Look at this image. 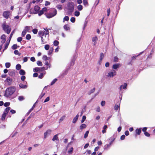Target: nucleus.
I'll return each mask as SVG.
<instances>
[{
	"instance_id": "c03bdc74",
	"label": "nucleus",
	"mask_w": 155,
	"mask_h": 155,
	"mask_svg": "<svg viewBox=\"0 0 155 155\" xmlns=\"http://www.w3.org/2000/svg\"><path fill=\"white\" fill-rule=\"evenodd\" d=\"M70 21L71 22L74 23L75 21V18L74 17H72L71 18Z\"/></svg>"
},
{
	"instance_id": "69168bd1",
	"label": "nucleus",
	"mask_w": 155,
	"mask_h": 155,
	"mask_svg": "<svg viewBox=\"0 0 155 155\" xmlns=\"http://www.w3.org/2000/svg\"><path fill=\"white\" fill-rule=\"evenodd\" d=\"M49 100H50L49 97H48L46 98V99L44 101V102L45 103V102H47L48 101H49Z\"/></svg>"
},
{
	"instance_id": "338daca9",
	"label": "nucleus",
	"mask_w": 155,
	"mask_h": 155,
	"mask_svg": "<svg viewBox=\"0 0 155 155\" xmlns=\"http://www.w3.org/2000/svg\"><path fill=\"white\" fill-rule=\"evenodd\" d=\"M17 134V132H15L14 133L12 134L11 135V136L12 137H14Z\"/></svg>"
},
{
	"instance_id": "6e6552de",
	"label": "nucleus",
	"mask_w": 155,
	"mask_h": 155,
	"mask_svg": "<svg viewBox=\"0 0 155 155\" xmlns=\"http://www.w3.org/2000/svg\"><path fill=\"white\" fill-rule=\"evenodd\" d=\"M127 84L126 83H124L123 84L120 85L119 87L120 90L121 91L122 89H125L127 88Z\"/></svg>"
},
{
	"instance_id": "8fccbe9b",
	"label": "nucleus",
	"mask_w": 155,
	"mask_h": 155,
	"mask_svg": "<svg viewBox=\"0 0 155 155\" xmlns=\"http://www.w3.org/2000/svg\"><path fill=\"white\" fill-rule=\"evenodd\" d=\"M17 45L16 44L14 45L12 47V49H15L17 48Z\"/></svg>"
},
{
	"instance_id": "423d86ee",
	"label": "nucleus",
	"mask_w": 155,
	"mask_h": 155,
	"mask_svg": "<svg viewBox=\"0 0 155 155\" xmlns=\"http://www.w3.org/2000/svg\"><path fill=\"white\" fill-rule=\"evenodd\" d=\"M68 9L69 12H73L74 9V4L72 3H69L68 5Z\"/></svg>"
},
{
	"instance_id": "cd10ccee",
	"label": "nucleus",
	"mask_w": 155,
	"mask_h": 155,
	"mask_svg": "<svg viewBox=\"0 0 155 155\" xmlns=\"http://www.w3.org/2000/svg\"><path fill=\"white\" fill-rule=\"evenodd\" d=\"M73 150V148L71 147L68 150V152L69 154H72V151Z\"/></svg>"
},
{
	"instance_id": "9b49d317",
	"label": "nucleus",
	"mask_w": 155,
	"mask_h": 155,
	"mask_svg": "<svg viewBox=\"0 0 155 155\" xmlns=\"http://www.w3.org/2000/svg\"><path fill=\"white\" fill-rule=\"evenodd\" d=\"M120 64H114L112 67V68L114 70H117L118 68L120 67Z\"/></svg>"
},
{
	"instance_id": "a19ab883",
	"label": "nucleus",
	"mask_w": 155,
	"mask_h": 155,
	"mask_svg": "<svg viewBox=\"0 0 155 155\" xmlns=\"http://www.w3.org/2000/svg\"><path fill=\"white\" fill-rule=\"evenodd\" d=\"M49 47L50 46L48 45H45V48L46 50H48L49 49Z\"/></svg>"
},
{
	"instance_id": "3c124183",
	"label": "nucleus",
	"mask_w": 155,
	"mask_h": 155,
	"mask_svg": "<svg viewBox=\"0 0 155 155\" xmlns=\"http://www.w3.org/2000/svg\"><path fill=\"white\" fill-rule=\"evenodd\" d=\"M86 118V116H83L82 117V118L81 120V122L82 123H83L84 122V120H85Z\"/></svg>"
},
{
	"instance_id": "6ab92c4d",
	"label": "nucleus",
	"mask_w": 155,
	"mask_h": 155,
	"mask_svg": "<svg viewBox=\"0 0 155 155\" xmlns=\"http://www.w3.org/2000/svg\"><path fill=\"white\" fill-rule=\"evenodd\" d=\"M87 127V125L85 124H81L80 126V128L81 130H83L85 128H86Z\"/></svg>"
},
{
	"instance_id": "4468645a",
	"label": "nucleus",
	"mask_w": 155,
	"mask_h": 155,
	"mask_svg": "<svg viewBox=\"0 0 155 155\" xmlns=\"http://www.w3.org/2000/svg\"><path fill=\"white\" fill-rule=\"evenodd\" d=\"M32 29V27L31 26H27L25 27V29L28 31V32H29Z\"/></svg>"
},
{
	"instance_id": "39448f33",
	"label": "nucleus",
	"mask_w": 155,
	"mask_h": 155,
	"mask_svg": "<svg viewBox=\"0 0 155 155\" xmlns=\"http://www.w3.org/2000/svg\"><path fill=\"white\" fill-rule=\"evenodd\" d=\"M3 30L7 33L9 34L11 30V28L9 26L6 24V23H4L2 25Z\"/></svg>"
},
{
	"instance_id": "0e129e2a",
	"label": "nucleus",
	"mask_w": 155,
	"mask_h": 155,
	"mask_svg": "<svg viewBox=\"0 0 155 155\" xmlns=\"http://www.w3.org/2000/svg\"><path fill=\"white\" fill-rule=\"evenodd\" d=\"M144 134L147 137H149L150 136V134L147 132H144Z\"/></svg>"
},
{
	"instance_id": "4d7b16f0",
	"label": "nucleus",
	"mask_w": 155,
	"mask_h": 155,
	"mask_svg": "<svg viewBox=\"0 0 155 155\" xmlns=\"http://www.w3.org/2000/svg\"><path fill=\"white\" fill-rule=\"evenodd\" d=\"M95 90V88H93V89L91 90L89 92V94H91L93 93Z\"/></svg>"
},
{
	"instance_id": "393cba45",
	"label": "nucleus",
	"mask_w": 155,
	"mask_h": 155,
	"mask_svg": "<svg viewBox=\"0 0 155 155\" xmlns=\"http://www.w3.org/2000/svg\"><path fill=\"white\" fill-rule=\"evenodd\" d=\"M19 74L21 75H24L25 74V72L24 70L21 69L20 71Z\"/></svg>"
},
{
	"instance_id": "ddd939ff",
	"label": "nucleus",
	"mask_w": 155,
	"mask_h": 155,
	"mask_svg": "<svg viewBox=\"0 0 155 155\" xmlns=\"http://www.w3.org/2000/svg\"><path fill=\"white\" fill-rule=\"evenodd\" d=\"M97 38L96 36L93 37L92 38V41L94 42V45H96L97 41Z\"/></svg>"
},
{
	"instance_id": "f8f14e48",
	"label": "nucleus",
	"mask_w": 155,
	"mask_h": 155,
	"mask_svg": "<svg viewBox=\"0 0 155 155\" xmlns=\"http://www.w3.org/2000/svg\"><path fill=\"white\" fill-rule=\"evenodd\" d=\"M51 132V130H48L45 132L44 134V137L45 138H46L47 136L50 134Z\"/></svg>"
},
{
	"instance_id": "c85d7f7f",
	"label": "nucleus",
	"mask_w": 155,
	"mask_h": 155,
	"mask_svg": "<svg viewBox=\"0 0 155 155\" xmlns=\"http://www.w3.org/2000/svg\"><path fill=\"white\" fill-rule=\"evenodd\" d=\"M57 79L56 78L54 79L51 82L50 85H53L57 81Z\"/></svg>"
},
{
	"instance_id": "864d4df0",
	"label": "nucleus",
	"mask_w": 155,
	"mask_h": 155,
	"mask_svg": "<svg viewBox=\"0 0 155 155\" xmlns=\"http://www.w3.org/2000/svg\"><path fill=\"white\" fill-rule=\"evenodd\" d=\"M44 74L43 73H41L38 76V78L40 79L43 78Z\"/></svg>"
},
{
	"instance_id": "774afa93",
	"label": "nucleus",
	"mask_w": 155,
	"mask_h": 155,
	"mask_svg": "<svg viewBox=\"0 0 155 155\" xmlns=\"http://www.w3.org/2000/svg\"><path fill=\"white\" fill-rule=\"evenodd\" d=\"M28 58L27 57H25L23 58V62H26L27 61H28Z\"/></svg>"
},
{
	"instance_id": "de8ad7c7",
	"label": "nucleus",
	"mask_w": 155,
	"mask_h": 155,
	"mask_svg": "<svg viewBox=\"0 0 155 155\" xmlns=\"http://www.w3.org/2000/svg\"><path fill=\"white\" fill-rule=\"evenodd\" d=\"M14 31H13L11 33V34L10 36V37L9 38V42H10L11 39V38H12V35H13V34H14Z\"/></svg>"
},
{
	"instance_id": "0eeeda50",
	"label": "nucleus",
	"mask_w": 155,
	"mask_h": 155,
	"mask_svg": "<svg viewBox=\"0 0 155 155\" xmlns=\"http://www.w3.org/2000/svg\"><path fill=\"white\" fill-rule=\"evenodd\" d=\"M11 12L9 11H5L3 13V16L5 18L7 19L11 15Z\"/></svg>"
},
{
	"instance_id": "37998d69",
	"label": "nucleus",
	"mask_w": 155,
	"mask_h": 155,
	"mask_svg": "<svg viewBox=\"0 0 155 155\" xmlns=\"http://www.w3.org/2000/svg\"><path fill=\"white\" fill-rule=\"evenodd\" d=\"M26 39L30 40L31 38V36L30 34H28L26 35Z\"/></svg>"
},
{
	"instance_id": "c756f323",
	"label": "nucleus",
	"mask_w": 155,
	"mask_h": 155,
	"mask_svg": "<svg viewBox=\"0 0 155 155\" xmlns=\"http://www.w3.org/2000/svg\"><path fill=\"white\" fill-rule=\"evenodd\" d=\"M21 66L20 64H18L16 66V68L17 70H19L21 68Z\"/></svg>"
},
{
	"instance_id": "e2e57ef3",
	"label": "nucleus",
	"mask_w": 155,
	"mask_h": 155,
	"mask_svg": "<svg viewBox=\"0 0 155 155\" xmlns=\"http://www.w3.org/2000/svg\"><path fill=\"white\" fill-rule=\"evenodd\" d=\"M105 104V102L104 101H102L101 103V105L102 106H104Z\"/></svg>"
},
{
	"instance_id": "9d476101",
	"label": "nucleus",
	"mask_w": 155,
	"mask_h": 155,
	"mask_svg": "<svg viewBox=\"0 0 155 155\" xmlns=\"http://www.w3.org/2000/svg\"><path fill=\"white\" fill-rule=\"evenodd\" d=\"M40 9V7L38 5L35 6L34 8V11L33 12L34 14H36L38 13Z\"/></svg>"
},
{
	"instance_id": "6e6d98bb",
	"label": "nucleus",
	"mask_w": 155,
	"mask_h": 155,
	"mask_svg": "<svg viewBox=\"0 0 155 155\" xmlns=\"http://www.w3.org/2000/svg\"><path fill=\"white\" fill-rule=\"evenodd\" d=\"M110 12V8H109L107 10V16H109Z\"/></svg>"
},
{
	"instance_id": "f704fd0d",
	"label": "nucleus",
	"mask_w": 155,
	"mask_h": 155,
	"mask_svg": "<svg viewBox=\"0 0 155 155\" xmlns=\"http://www.w3.org/2000/svg\"><path fill=\"white\" fill-rule=\"evenodd\" d=\"M77 8L79 10L81 11L83 8L82 6L81 5H79L78 6Z\"/></svg>"
},
{
	"instance_id": "473e14b6",
	"label": "nucleus",
	"mask_w": 155,
	"mask_h": 155,
	"mask_svg": "<svg viewBox=\"0 0 155 155\" xmlns=\"http://www.w3.org/2000/svg\"><path fill=\"white\" fill-rule=\"evenodd\" d=\"M42 59L45 60H48L49 59V58L47 57L46 55H44Z\"/></svg>"
},
{
	"instance_id": "f3484780",
	"label": "nucleus",
	"mask_w": 155,
	"mask_h": 155,
	"mask_svg": "<svg viewBox=\"0 0 155 155\" xmlns=\"http://www.w3.org/2000/svg\"><path fill=\"white\" fill-rule=\"evenodd\" d=\"M19 87L20 88L23 89L26 88L27 87V85L25 84H23L21 83L19 84Z\"/></svg>"
},
{
	"instance_id": "72a5a7b5",
	"label": "nucleus",
	"mask_w": 155,
	"mask_h": 155,
	"mask_svg": "<svg viewBox=\"0 0 155 155\" xmlns=\"http://www.w3.org/2000/svg\"><path fill=\"white\" fill-rule=\"evenodd\" d=\"M69 19V18L68 16H65L63 19V22H64L65 21H68Z\"/></svg>"
},
{
	"instance_id": "13d9d810",
	"label": "nucleus",
	"mask_w": 155,
	"mask_h": 155,
	"mask_svg": "<svg viewBox=\"0 0 155 155\" xmlns=\"http://www.w3.org/2000/svg\"><path fill=\"white\" fill-rule=\"evenodd\" d=\"M10 104L9 102H6L4 104V106L5 107H8L9 105Z\"/></svg>"
},
{
	"instance_id": "680f3d73",
	"label": "nucleus",
	"mask_w": 155,
	"mask_h": 155,
	"mask_svg": "<svg viewBox=\"0 0 155 155\" xmlns=\"http://www.w3.org/2000/svg\"><path fill=\"white\" fill-rule=\"evenodd\" d=\"M99 1L100 0H96L95 1V2L94 5H95L96 6L99 3Z\"/></svg>"
},
{
	"instance_id": "7c9ffc66",
	"label": "nucleus",
	"mask_w": 155,
	"mask_h": 155,
	"mask_svg": "<svg viewBox=\"0 0 155 155\" xmlns=\"http://www.w3.org/2000/svg\"><path fill=\"white\" fill-rule=\"evenodd\" d=\"M58 140L57 135H55L53 138H52V140L54 141L55 140Z\"/></svg>"
},
{
	"instance_id": "2f4dec72",
	"label": "nucleus",
	"mask_w": 155,
	"mask_h": 155,
	"mask_svg": "<svg viewBox=\"0 0 155 155\" xmlns=\"http://www.w3.org/2000/svg\"><path fill=\"white\" fill-rule=\"evenodd\" d=\"M10 66H11V64L10 63L7 62V63H5V66L6 68H9L10 67Z\"/></svg>"
},
{
	"instance_id": "2eb2a0df",
	"label": "nucleus",
	"mask_w": 155,
	"mask_h": 155,
	"mask_svg": "<svg viewBox=\"0 0 155 155\" xmlns=\"http://www.w3.org/2000/svg\"><path fill=\"white\" fill-rule=\"evenodd\" d=\"M111 145V143H110L108 144H106L104 147V150H107L110 147Z\"/></svg>"
},
{
	"instance_id": "5701e85b",
	"label": "nucleus",
	"mask_w": 155,
	"mask_h": 155,
	"mask_svg": "<svg viewBox=\"0 0 155 155\" xmlns=\"http://www.w3.org/2000/svg\"><path fill=\"white\" fill-rule=\"evenodd\" d=\"M64 28L66 30H68L70 29L68 25H65L64 26Z\"/></svg>"
},
{
	"instance_id": "79ce46f5",
	"label": "nucleus",
	"mask_w": 155,
	"mask_h": 155,
	"mask_svg": "<svg viewBox=\"0 0 155 155\" xmlns=\"http://www.w3.org/2000/svg\"><path fill=\"white\" fill-rule=\"evenodd\" d=\"M65 116L64 115L59 120V122H61L65 118Z\"/></svg>"
},
{
	"instance_id": "7ed1b4c3",
	"label": "nucleus",
	"mask_w": 155,
	"mask_h": 155,
	"mask_svg": "<svg viewBox=\"0 0 155 155\" xmlns=\"http://www.w3.org/2000/svg\"><path fill=\"white\" fill-rule=\"evenodd\" d=\"M116 74V71L114 70L108 71L105 74L106 76L109 78H113Z\"/></svg>"
},
{
	"instance_id": "b1692460",
	"label": "nucleus",
	"mask_w": 155,
	"mask_h": 155,
	"mask_svg": "<svg viewBox=\"0 0 155 155\" xmlns=\"http://www.w3.org/2000/svg\"><path fill=\"white\" fill-rule=\"evenodd\" d=\"M120 104H119V105H117L116 104L114 107V109L115 110H117L119 108H120Z\"/></svg>"
},
{
	"instance_id": "f03ea898",
	"label": "nucleus",
	"mask_w": 155,
	"mask_h": 155,
	"mask_svg": "<svg viewBox=\"0 0 155 155\" xmlns=\"http://www.w3.org/2000/svg\"><path fill=\"white\" fill-rule=\"evenodd\" d=\"M15 91L14 87H11L7 88L5 91V96L6 97L10 96L12 95Z\"/></svg>"
},
{
	"instance_id": "bb28decb",
	"label": "nucleus",
	"mask_w": 155,
	"mask_h": 155,
	"mask_svg": "<svg viewBox=\"0 0 155 155\" xmlns=\"http://www.w3.org/2000/svg\"><path fill=\"white\" fill-rule=\"evenodd\" d=\"M7 114H6L4 112H3V114L2 115V120H5Z\"/></svg>"
},
{
	"instance_id": "4be33fe9",
	"label": "nucleus",
	"mask_w": 155,
	"mask_h": 155,
	"mask_svg": "<svg viewBox=\"0 0 155 155\" xmlns=\"http://www.w3.org/2000/svg\"><path fill=\"white\" fill-rule=\"evenodd\" d=\"M11 108L9 107H7L5 109V110L4 112L5 113L7 114L9 112V111L10 110Z\"/></svg>"
},
{
	"instance_id": "20e7f679",
	"label": "nucleus",
	"mask_w": 155,
	"mask_h": 155,
	"mask_svg": "<svg viewBox=\"0 0 155 155\" xmlns=\"http://www.w3.org/2000/svg\"><path fill=\"white\" fill-rule=\"evenodd\" d=\"M57 14V10L55 9H53L52 12L48 13L46 15V17L48 18H50L55 16Z\"/></svg>"
},
{
	"instance_id": "49530a36",
	"label": "nucleus",
	"mask_w": 155,
	"mask_h": 155,
	"mask_svg": "<svg viewBox=\"0 0 155 155\" xmlns=\"http://www.w3.org/2000/svg\"><path fill=\"white\" fill-rule=\"evenodd\" d=\"M62 6L61 5H58L57 6L56 8L59 10H61L62 9Z\"/></svg>"
},
{
	"instance_id": "a878e982",
	"label": "nucleus",
	"mask_w": 155,
	"mask_h": 155,
	"mask_svg": "<svg viewBox=\"0 0 155 155\" xmlns=\"http://www.w3.org/2000/svg\"><path fill=\"white\" fill-rule=\"evenodd\" d=\"M40 70V68L38 67L35 68L33 69L34 72H38Z\"/></svg>"
},
{
	"instance_id": "052dcab7",
	"label": "nucleus",
	"mask_w": 155,
	"mask_h": 155,
	"mask_svg": "<svg viewBox=\"0 0 155 155\" xmlns=\"http://www.w3.org/2000/svg\"><path fill=\"white\" fill-rule=\"evenodd\" d=\"M44 12H43L42 10H41L38 13V15L39 16H41V15H42V14L44 13Z\"/></svg>"
},
{
	"instance_id": "ea45409f",
	"label": "nucleus",
	"mask_w": 155,
	"mask_h": 155,
	"mask_svg": "<svg viewBox=\"0 0 155 155\" xmlns=\"http://www.w3.org/2000/svg\"><path fill=\"white\" fill-rule=\"evenodd\" d=\"M26 32L27 31L24 29L22 33V35L23 36H24L26 34Z\"/></svg>"
},
{
	"instance_id": "09e8293b",
	"label": "nucleus",
	"mask_w": 155,
	"mask_h": 155,
	"mask_svg": "<svg viewBox=\"0 0 155 155\" xmlns=\"http://www.w3.org/2000/svg\"><path fill=\"white\" fill-rule=\"evenodd\" d=\"M88 134H89V131H86V132L84 135V138H85L87 137L88 136Z\"/></svg>"
},
{
	"instance_id": "a211bd4d",
	"label": "nucleus",
	"mask_w": 155,
	"mask_h": 155,
	"mask_svg": "<svg viewBox=\"0 0 155 155\" xmlns=\"http://www.w3.org/2000/svg\"><path fill=\"white\" fill-rule=\"evenodd\" d=\"M135 132L137 135H140L141 132V128H140L139 129H137L136 130Z\"/></svg>"
},
{
	"instance_id": "f257e3e1",
	"label": "nucleus",
	"mask_w": 155,
	"mask_h": 155,
	"mask_svg": "<svg viewBox=\"0 0 155 155\" xmlns=\"http://www.w3.org/2000/svg\"><path fill=\"white\" fill-rule=\"evenodd\" d=\"M49 31L48 29L44 31H40L38 32L39 36H41V41L43 44L46 43L49 40Z\"/></svg>"
},
{
	"instance_id": "4c0bfd02",
	"label": "nucleus",
	"mask_w": 155,
	"mask_h": 155,
	"mask_svg": "<svg viewBox=\"0 0 155 155\" xmlns=\"http://www.w3.org/2000/svg\"><path fill=\"white\" fill-rule=\"evenodd\" d=\"M9 42H9V41H8V42H6V44H5V48L4 49V50L6 49L7 48L8 46V45L9 44Z\"/></svg>"
},
{
	"instance_id": "603ef678",
	"label": "nucleus",
	"mask_w": 155,
	"mask_h": 155,
	"mask_svg": "<svg viewBox=\"0 0 155 155\" xmlns=\"http://www.w3.org/2000/svg\"><path fill=\"white\" fill-rule=\"evenodd\" d=\"M6 36L5 35H2L1 37L2 40H6Z\"/></svg>"
},
{
	"instance_id": "5fc2aeb1",
	"label": "nucleus",
	"mask_w": 155,
	"mask_h": 155,
	"mask_svg": "<svg viewBox=\"0 0 155 155\" xmlns=\"http://www.w3.org/2000/svg\"><path fill=\"white\" fill-rule=\"evenodd\" d=\"M45 64L47 66H48V67L50 68L51 67V65L49 64V63L48 61H45Z\"/></svg>"
},
{
	"instance_id": "a18cd8bd",
	"label": "nucleus",
	"mask_w": 155,
	"mask_h": 155,
	"mask_svg": "<svg viewBox=\"0 0 155 155\" xmlns=\"http://www.w3.org/2000/svg\"><path fill=\"white\" fill-rule=\"evenodd\" d=\"M32 32L33 33L35 34H36L38 32V30L36 28H34L33 29Z\"/></svg>"
},
{
	"instance_id": "aec40b11",
	"label": "nucleus",
	"mask_w": 155,
	"mask_h": 155,
	"mask_svg": "<svg viewBox=\"0 0 155 155\" xmlns=\"http://www.w3.org/2000/svg\"><path fill=\"white\" fill-rule=\"evenodd\" d=\"M75 61V58H73L71 59L70 63V64L71 66H73L74 64Z\"/></svg>"
},
{
	"instance_id": "bf43d9fd",
	"label": "nucleus",
	"mask_w": 155,
	"mask_h": 155,
	"mask_svg": "<svg viewBox=\"0 0 155 155\" xmlns=\"http://www.w3.org/2000/svg\"><path fill=\"white\" fill-rule=\"evenodd\" d=\"M24 99V98L23 96H19L18 97V100L20 101H22Z\"/></svg>"
},
{
	"instance_id": "412c9836",
	"label": "nucleus",
	"mask_w": 155,
	"mask_h": 155,
	"mask_svg": "<svg viewBox=\"0 0 155 155\" xmlns=\"http://www.w3.org/2000/svg\"><path fill=\"white\" fill-rule=\"evenodd\" d=\"M83 4L85 6H88L89 5L87 0H83Z\"/></svg>"
},
{
	"instance_id": "58836bf2",
	"label": "nucleus",
	"mask_w": 155,
	"mask_h": 155,
	"mask_svg": "<svg viewBox=\"0 0 155 155\" xmlns=\"http://www.w3.org/2000/svg\"><path fill=\"white\" fill-rule=\"evenodd\" d=\"M37 64L39 66H41L42 65V63L40 61H38L37 62Z\"/></svg>"
},
{
	"instance_id": "1a4fd4ad",
	"label": "nucleus",
	"mask_w": 155,
	"mask_h": 155,
	"mask_svg": "<svg viewBox=\"0 0 155 155\" xmlns=\"http://www.w3.org/2000/svg\"><path fill=\"white\" fill-rule=\"evenodd\" d=\"M104 57V54L101 53L100 54L99 60L98 61V64L100 65L101 64V61Z\"/></svg>"
},
{
	"instance_id": "c9c22d12",
	"label": "nucleus",
	"mask_w": 155,
	"mask_h": 155,
	"mask_svg": "<svg viewBox=\"0 0 155 155\" xmlns=\"http://www.w3.org/2000/svg\"><path fill=\"white\" fill-rule=\"evenodd\" d=\"M80 15V12L78 11H75L74 12V15L76 16H78Z\"/></svg>"
},
{
	"instance_id": "e433bc0d",
	"label": "nucleus",
	"mask_w": 155,
	"mask_h": 155,
	"mask_svg": "<svg viewBox=\"0 0 155 155\" xmlns=\"http://www.w3.org/2000/svg\"><path fill=\"white\" fill-rule=\"evenodd\" d=\"M59 44V42L56 40H55L54 41V46H57Z\"/></svg>"
},
{
	"instance_id": "dca6fc26",
	"label": "nucleus",
	"mask_w": 155,
	"mask_h": 155,
	"mask_svg": "<svg viewBox=\"0 0 155 155\" xmlns=\"http://www.w3.org/2000/svg\"><path fill=\"white\" fill-rule=\"evenodd\" d=\"M79 117V115L78 114H77L76 115V116L73 118V120H72V123H75L77 120L78 119Z\"/></svg>"
}]
</instances>
